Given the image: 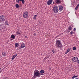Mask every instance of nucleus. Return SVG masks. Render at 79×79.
<instances>
[{
  "instance_id": "4be33fe9",
  "label": "nucleus",
  "mask_w": 79,
  "mask_h": 79,
  "mask_svg": "<svg viewBox=\"0 0 79 79\" xmlns=\"http://www.w3.org/2000/svg\"><path fill=\"white\" fill-rule=\"evenodd\" d=\"M22 32H19V31L17 32V35H19L20 34H22Z\"/></svg>"
},
{
  "instance_id": "c03bdc74",
  "label": "nucleus",
  "mask_w": 79,
  "mask_h": 79,
  "mask_svg": "<svg viewBox=\"0 0 79 79\" xmlns=\"http://www.w3.org/2000/svg\"><path fill=\"white\" fill-rule=\"evenodd\" d=\"M11 40H12V39H11Z\"/></svg>"
},
{
  "instance_id": "c756f323",
  "label": "nucleus",
  "mask_w": 79,
  "mask_h": 79,
  "mask_svg": "<svg viewBox=\"0 0 79 79\" xmlns=\"http://www.w3.org/2000/svg\"><path fill=\"white\" fill-rule=\"evenodd\" d=\"M52 52L53 53H55V51H54V50H52Z\"/></svg>"
},
{
  "instance_id": "f3484780",
  "label": "nucleus",
  "mask_w": 79,
  "mask_h": 79,
  "mask_svg": "<svg viewBox=\"0 0 79 79\" xmlns=\"http://www.w3.org/2000/svg\"><path fill=\"white\" fill-rule=\"evenodd\" d=\"M15 6L16 8H19V4H15Z\"/></svg>"
},
{
  "instance_id": "ddd939ff",
  "label": "nucleus",
  "mask_w": 79,
  "mask_h": 79,
  "mask_svg": "<svg viewBox=\"0 0 79 79\" xmlns=\"http://www.w3.org/2000/svg\"><path fill=\"white\" fill-rule=\"evenodd\" d=\"M15 46L16 47H19V44L18 43H16L15 44Z\"/></svg>"
},
{
  "instance_id": "7ed1b4c3",
  "label": "nucleus",
  "mask_w": 79,
  "mask_h": 79,
  "mask_svg": "<svg viewBox=\"0 0 79 79\" xmlns=\"http://www.w3.org/2000/svg\"><path fill=\"white\" fill-rule=\"evenodd\" d=\"M53 10L54 13H58V12L59 9L57 6H55L53 7Z\"/></svg>"
},
{
  "instance_id": "393cba45",
  "label": "nucleus",
  "mask_w": 79,
  "mask_h": 79,
  "mask_svg": "<svg viewBox=\"0 0 79 79\" xmlns=\"http://www.w3.org/2000/svg\"><path fill=\"white\" fill-rule=\"evenodd\" d=\"M16 3H18L19 2V0H16Z\"/></svg>"
},
{
  "instance_id": "f8f14e48",
  "label": "nucleus",
  "mask_w": 79,
  "mask_h": 79,
  "mask_svg": "<svg viewBox=\"0 0 79 79\" xmlns=\"http://www.w3.org/2000/svg\"><path fill=\"white\" fill-rule=\"evenodd\" d=\"M40 72L41 74H44L45 73V71L44 70H41L40 71Z\"/></svg>"
},
{
  "instance_id": "f257e3e1",
  "label": "nucleus",
  "mask_w": 79,
  "mask_h": 79,
  "mask_svg": "<svg viewBox=\"0 0 79 79\" xmlns=\"http://www.w3.org/2000/svg\"><path fill=\"white\" fill-rule=\"evenodd\" d=\"M55 46L57 48H60V50H63L62 48L63 45H62V44L61 43V40H56V43L55 44Z\"/></svg>"
},
{
  "instance_id": "a19ab883",
  "label": "nucleus",
  "mask_w": 79,
  "mask_h": 79,
  "mask_svg": "<svg viewBox=\"0 0 79 79\" xmlns=\"http://www.w3.org/2000/svg\"><path fill=\"white\" fill-rule=\"evenodd\" d=\"M25 38H27V36H25Z\"/></svg>"
},
{
  "instance_id": "9b49d317",
  "label": "nucleus",
  "mask_w": 79,
  "mask_h": 79,
  "mask_svg": "<svg viewBox=\"0 0 79 79\" xmlns=\"http://www.w3.org/2000/svg\"><path fill=\"white\" fill-rule=\"evenodd\" d=\"M56 3H57L58 4H60V3H61V1H60V0H57L56 1Z\"/></svg>"
},
{
  "instance_id": "dca6fc26",
  "label": "nucleus",
  "mask_w": 79,
  "mask_h": 79,
  "mask_svg": "<svg viewBox=\"0 0 79 79\" xmlns=\"http://www.w3.org/2000/svg\"><path fill=\"white\" fill-rule=\"evenodd\" d=\"M11 38H12V39H15V36L14 35H11Z\"/></svg>"
},
{
  "instance_id": "a878e982",
  "label": "nucleus",
  "mask_w": 79,
  "mask_h": 79,
  "mask_svg": "<svg viewBox=\"0 0 79 79\" xmlns=\"http://www.w3.org/2000/svg\"><path fill=\"white\" fill-rule=\"evenodd\" d=\"M78 7H78V6H77L75 8V10H77V9H78Z\"/></svg>"
},
{
  "instance_id": "412c9836",
  "label": "nucleus",
  "mask_w": 79,
  "mask_h": 79,
  "mask_svg": "<svg viewBox=\"0 0 79 79\" xmlns=\"http://www.w3.org/2000/svg\"><path fill=\"white\" fill-rule=\"evenodd\" d=\"M5 24L6 25V26H8V25H9V24H8V22L7 21L5 22Z\"/></svg>"
},
{
  "instance_id": "c9c22d12",
  "label": "nucleus",
  "mask_w": 79,
  "mask_h": 79,
  "mask_svg": "<svg viewBox=\"0 0 79 79\" xmlns=\"http://www.w3.org/2000/svg\"><path fill=\"white\" fill-rule=\"evenodd\" d=\"M33 35H34L35 36L36 35V34L35 33H34L33 34Z\"/></svg>"
},
{
  "instance_id": "20e7f679",
  "label": "nucleus",
  "mask_w": 79,
  "mask_h": 79,
  "mask_svg": "<svg viewBox=\"0 0 79 79\" xmlns=\"http://www.w3.org/2000/svg\"><path fill=\"white\" fill-rule=\"evenodd\" d=\"M23 17L25 19L27 18L29 15H28V12L26 11L23 14Z\"/></svg>"
},
{
  "instance_id": "b1692460",
  "label": "nucleus",
  "mask_w": 79,
  "mask_h": 79,
  "mask_svg": "<svg viewBox=\"0 0 79 79\" xmlns=\"http://www.w3.org/2000/svg\"><path fill=\"white\" fill-rule=\"evenodd\" d=\"M70 34L71 35H73L74 34V32L73 31H71L70 32Z\"/></svg>"
},
{
  "instance_id": "6ab92c4d",
  "label": "nucleus",
  "mask_w": 79,
  "mask_h": 79,
  "mask_svg": "<svg viewBox=\"0 0 79 79\" xmlns=\"http://www.w3.org/2000/svg\"><path fill=\"white\" fill-rule=\"evenodd\" d=\"M36 18H37V15H35L33 17V19H34L35 20H36Z\"/></svg>"
},
{
  "instance_id": "39448f33",
  "label": "nucleus",
  "mask_w": 79,
  "mask_h": 79,
  "mask_svg": "<svg viewBox=\"0 0 79 79\" xmlns=\"http://www.w3.org/2000/svg\"><path fill=\"white\" fill-rule=\"evenodd\" d=\"M5 20V16L3 15H1L0 16V21L1 22L4 21Z\"/></svg>"
},
{
  "instance_id": "58836bf2",
  "label": "nucleus",
  "mask_w": 79,
  "mask_h": 79,
  "mask_svg": "<svg viewBox=\"0 0 79 79\" xmlns=\"http://www.w3.org/2000/svg\"><path fill=\"white\" fill-rule=\"evenodd\" d=\"M77 6L79 7V3Z\"/></svg>"
},
{
  "instance_id": "c85d7f7f",
  "label": "nucleus",
  "mask_w": 79,
  "mask_h": 79,
  "mask_svg": "<svg viewBox=\"0 0 79 79\" xmlns=\"http://www.w3.org/2000/svg\"><path fill=\"white\" fill-rule=\"evenodd\" d=\"M3 29V27H0V31H1V30H2V29Z\"/></svg>"
},
{
  "instance_id": "5701e85b",
  "label": "nucleus",
  "mask_w": 79,
  "mask_h": 79,
  "mask_svg": "<svg viewBox=\"0 0 79 79\" xmlns=\"http://www.w3.org/2000/svg\"><path fill=\"white\" fill-rule=\"evenodd\" d=\"M76 48H75V47H74L73 48V50H76Z\"/></svg>"
},
{
  "instance_id": "a211bd4d",
  "label": "nucleus",
  "mask_w": 79,
  "mask_h": 79,
  "mask_svg": "<svg viewBox=\"0 0 79 79\" xmlns=\"http://www.w3.org/2000/svg\"><path fill=\"white\" fill-rule=\"evenodd\" d=\"M19 1L22 2L23 4H24V3L25 2L24 0H19Z\"/></svg>"
},
{
  "instance_id": "1a4fd4ad",
  "label": "nucleus",
  "mask_w": 79,
  "mask_h": 79,
  "mask_svg": "<svg viewBox=\"0 0 79 79\" xmlns=\"http://www.w3.org/2000/svg\"><path fill=\"white\" fill-rule=\"evenodd\" d=\"M71 51V48H68V49L67 50V52H65V54H67L68 53V52H70Z\"/></svg>"
},
{
  "instance_id": "bb28decb",
  "label": "nucleus",
  "mask_w": 79,
  "mask_h": 79,
  "mask_svg": "<svg viewBox=\"0 0 79 79\" xmlns=\"http://www.w3.org/2000/svg\"><path fill=\"white\" fill-rule=\"evenodd\" d=\"M13 56L15 57V58H16V56H17V54H15V55H14Z\"/></svg>"
},
{
  "instance_id": "0eeeda50",
  "label": "nucleus",
  "mask_w": 79,
  "mask_h": 79,
  "mask_svg": "<svg viewBox=\"0 0 79 79\" xmlns=\"http://www.w3.org/2000/svg\"><path fill=\"white\" fill-rule=\"evenodd\" d=\"M52 0H49L47 2L48 5H50V4H52Z\"/></svg>"
},
{
  "instance_id": "2eb2a0df",
  "label": "nucleus",
  "mask_w": 79,
  "mask_h": 79,
  "mask_svg": "<svg viewBox=\"0 0 79 79\" xmlns=\"http://www.w3.org/2000/svg\"><path fill=\"white\" fill-rule=\"evenodd\" d=\"M6 53L5 52H2V55L3 56H6Z\"/></svg>"
},
{
  "instance_id": "4c0bfd02",
  "label": "nucleus",
  "mask_w": 79,
  "mask_h": 79,
  "mask_svg": "<svg viewBox=\"0 0 79 79\" xmlns=\"http://www.w3.org/2000/svg\"><path fill=\"white\" fill-rule=\"evenodd\" d=\"M2 70L0 71V73H2Z\"/></svg>"
},
{
  "instance_id": "ea45409f",
  "label": "nucleus",
  "mask_w": 79,
  "mask_h": 79,
  "mask_svg": "<svg viewBox=\"0 0 79 79\" xmlns=\"http://www.w3.org/2000/svg\"><path fill=\"white\" fill-rule=\"evenodd\" d=\"M0 27H2V24H0Z\"/></svg>"
},
{
  "instance_id": "f03ea898",
  "label": "nucleus",
  "mask_w": 79,
  "mask_h": 79,
  "mask_svg": "<svg viewBox=\"0 0 79 79\" xmlns=\"http://www.w3.org/2000/svg\"><path fill=\"white\" fill-rule=\"evenodd\" d=\"M41 73H40L39 71L37 70H35L34 72V76L32 77L33 79H35V77H40L41 76Z\"/></svg>"
},
{
  "instance_id": "cd10ccee",
  "label": "nucleus",
  "mask_w": 79,
  "mask_h": 79,
  "mask_svg": "<svg viewBox=\"0 0 79 79\" xmlns=\"http://www.w3.org/2000/svg\"><path fill=\"white\" fill-rule=\"evenodd\" d=\"M15 57L14 56H13L12 57L11 59H12V60H14V59H15Z\"/></svg>"
},
{
  "instance_id": "2f4dec72",
  "label": "nucleus",
  "mask_w": 79,
  "mask_h": 79,
  "mask_svg": "<svg viewBox=\"0 0 79 79\" xmlns=\"http://www.w3.org/2000/svg\"><path fill=\"white\" fill-rule=\"evenodd\" d=\"M67 32H70V30L68 29L67 30Z\"/></svg>"
},
{
  "instance_id": "7c9ffc66",
  "label": "nucleus",
  "mask_w": 79,
  "mask_h": 79,
  "mask_svg": "<svg viewBox=\"0 0 79 79\" xmlns=\"http://www.w3.org/2000/svg\"><path fill=\"white\" fill-rule=\"evenodd\" d=\"M46 58L47 59V58H49V56H46Z\"/></svg>"
},
{
  "instance_id": "f704fd0d",
  "label": "nucleus",
  "mask_w": 79,
  "mask_h": 79,
  "mask_svg": "<svg viewBox=\"0 0 79 79\" xmlns=\"http://www.w3.org/2000/svg\"><path fill=\"white\" fill-rule=\"evenodd\" d=\"M77 62V63H78V64H79V60H78Z\"/></svg>"
},
{
  "instance_id": "423d86ee",
  "label": "nucleus",
  "mask_w": 79,
  "mask_h": 79,
  "mask_svg": "<svg viewBox=\"0 0 79 79\" xmlns=\"http://www.w3.org/2000/svg\"><path fill=\"white\" fill-rule=\"evenodd\" d=\"M78 60V58H77V57H74L72 58V61H73V62H77Z\"/></svg>"
},
{
  "instance_id": "e433bc0d",
  "label": "nucleus",
  "mask_w": 79,
  "mask_h": 79,
  "mask_svg": "<svg viewBox=\"0 0 79 79\" xmlns=\"http://www.w3.org/2000/svg\"><path fill=\"white\" fill-rule=\"evenodd\" d=\"M21 48H22V47H21V46H20V47L19 48V49L20 50H21Z\"/></svg>"
},
{
  "instance_id": "9d476101",
  "label": "nucleus",
  "mask_w": 79,
  "mask_h": 79,
  "mask_svg": "<svg viewBox=\"0 0 79 79\" xmlns=\"http://www.w3.org/2000/svg\"><path fill=\"white\" fill-rule=\"evenodd\" d=\"M25 46H26V44H25L24 43H23L21 44V47H22V48H24L25 47Z\"/></svg>"
},
{
  "instance_id": "37998d69",
  "label": "nucleus",
  "mask_w": 79,
  "mask_h": 79,
  "mask_svg": "<svg viewBox=\"0 0 79 79\" xmlns=\"http://www.w3.org/2000/svg\"><path fill=\"white\" fill-rule=\"evenodd\" d=\"M54 4V2H53V4Z\"/></svg>"
},
{
  "instance_id": "72a5a7b5",
  "label": "nucleus",
  "mask_w": 79,
  "mask_h": 79,
  "mask_svg": "<svg viewBox=\"0 0 79 79\" xmlns=\"http://www.w3.org/2000/svg\"><path fill=\"white\" fill-rule=\"evenodd\" d=\"M46 58L45 57V58L44 59V60H47Z\"/></svg>"
},
{
  "instance_id": "aec40b11",
  "label": "nucleus",
  "mask_w": 79,
  "mask_h": 79,
  "mask_svg": "<svg viewBox=\"0 0 79 79\" xmlns=\"http://www.w3.org/2000/svg\"><path fill=\"white\" fill-rule=\"evenodd\" d=\"M78 77V75H74L73 77H72V79H74V78H75V77Z\"/></svg>"
},
{
  "instance_id": "6e6552de",
  "label": "nucleus",
  "mask_w": 79,
  "mask_h": 79,
  "mask_svg": "<svg viewBox=\"0 0 79 79\" xmlns=\"http://www.w3.org/2000/svg\"><path fill=\"white\" fill-rule=\"evenodd\" d=\"M59 9L60 11H62V10H63V6H62L61 5L60 6Z\"/></svg>"
},
{
  "instance_id": "473e14b6",
  "label": "nucleus",
  "mask_w": 79,
  "mask_h": 79,
  "mask_svg": "<svg viewBox=\"0 0 79 79\" xmlns=\"http://www.w3.org/2000/svg\"><path fill=\"white\" fill-rule=\"evenodd\" d=\"M76 28H75L73 29V31H76Z\"/></svg>"
},
{
  "instance_id": "4468645a",
  "label": "nucleus",
  "mask_w": 79,
  "mask_h": 79,
  "mask_svg": "<svg viewBox=\"0 0 79 79\" xmlns=\"http://www.w3.org/2000/svg\"><path fill=\"white\" fill-rule=\"evenodd\" d=\"M72 27H73V26L71 25L68 27L69 29L70 30H72Z\"/></svg>"
},
{
  "instance_id": "79ce46f5",
  "label": "nucleus",
  "mask_w": 79,
  "mask_h": 79,
  "mask_svg": "<svg viewBox=\"0 0 79 79\" xmlns=\"http://www.w3.org/2000/svg\"><path fill=\"white\" fill-rule=\"evenodd\" d=\"M1 69H2V68H0V70H1Z\"/></svg>"
}]
</instances>
